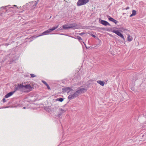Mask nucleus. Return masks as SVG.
Masks as SVG:
<instances>
[{
    "label": "nucleus",
    "mask_w": 146,
    "mask_h": 146,
    "mask_svg": "<svg viewBox=\"0 0 146 146\" xmlns=\"http://www.w3.org/2000/svg\"><path fill=\"white\" fill-rule=\"evenodd\" d=\"M31 77L32 78H34L36 76L34 74H30Z\"/></svg>",
    "instance_id": "nucleus-23"
},
{
    "label": "nucleus",
    "mask_w": 146,
    "mask_h": 146,
    "mask_svg": "<svg viewBox=\"0 0 146 146\" xmlns=\"http://www.w3.org/2000/svg\"><path fill=\"white\" fill-rule=\"evenodd\" d=\"M65 90L66 91H68V92H69L70 91H72L73 90V89L69 87H67L65 89Z\"/></svg>",
    "instance_id": "nucleus-18"
},
{
    "label": "nucleus",
    "mask_w": 146,
    "mask_h": 146,
    "mask_svg": "<svg viewBox=\"0 0 146 146\" xmlns=\"http://www.w3.org/2000/svg\"><path fill=\"white\" fill-rule=\"evenodd\" d=\"M97 82L102 86H103L104 85L105 83L104 82L102 81L101 80H98L97 81Z\"/></svg>",
    "instance_id": "nucleus-12"
},
{
    "label": "nucleus",
    "mask_w": 146,
    "mask_h": 146,
    "mask_svg": "<svg viewBox=\"0 0 146 146\" xmlns=\"http://www.w3.org/2000/svg\"><path fill=\"white\" fill-rule=\"evenodd\" d=\"M58 111L59 112L57 114V116L59 118H61L62 115L66 112V110L62 108H59L58 109Z\"/></svg>",
    "instance_id": "nucleus-4"
},
{
    "label": "nucleus",
    "mask_w": 146,
    "mask_h": 146,
    "mask_svg": "<svg viewBox=\"0 0 146 146\" xmlns=\"http://www.w3.org/2000/svg\"><path fill=\"white\" fill-rule=\"evenodd\" d=\"M42 82L45 85H46V86L48 84L47 83L45 82V81H44V80H42Z\"/></svg>",
    "instance_id": "nucleus-22"
},
{
    "label": "nucleus",
    "mask_w": 146,
    "mask_h": 146,
    "mask_svg": "<svg viewBox=\"0 0 146 146\" xmlns=\"http://www.w3.org/2000/svg\"><path fill=\"white\" fill-rule=\"evenodd\" d=\"M133 16H134V15H133V14H131L130 16V17H132Z\"/></svg>",
    "instance_id": "nucleus-28"
},
{
    "label": "nucleus",
    "mask_w": 146,
    "mask_h": 146,
    "mask_svg": "<svg viewBox=\"0 0 146 146\" xmlns=\"http://www.w3.org/2000/svg\"><path fill=\"white\" fill-rule=\"evenodd\" d=\"M92 36L93 37H96V36L95 35H92Z\"/></svg>",
    "instance_id": "nucleus-29"
},
{
    "label": "nucleus",
    "mask_w": 146,
    "mask_h": 146,
    "mask_svg": "<svg viewBox=\"0 0 146 146\" xmlns=\"http://www.w3.org/2000/svg\"><path fill=\"white\" fill-rule=\"evenodd\" d=\"M82 42L84 43V44L85 45V43H84V42Z\"/></svg>",
    "instance_id": "nucleus-32"
},
{
    "label": "nucleus",
    "mask_w": 146,
    "mask_h": 146,
    "mask_svg": "<svg viewBox=\"0 0 146 146\" xmlns=\"http://www.w3.org/2000/svg\"><path fill=\"white\" fill-rule=\"evenodd\" d=\"M38 0L37 1H34L31 2V6L32 7V9H34L35 8L38 3Z\"/></svg>",
    "instance_id": "nucleus-7"
},
{
    "label": "nucleus",
    "mask_w": 146,
    "mask_h": 146,
    "mask_svg": "<svg viewBox=\"0 0 146 146\" xmlns=\"http://www.w3.org/2000/svg\"><path fill=\"white\" fill-rule=\"evenodd\" d=\"M89 0H78L77 3L78 6L86 4L89 1Z\"/></svg>",
    "instance_id": "nucleus-3"
},
{
    "label": "nucleus",
    "mask_w": 146,
    "mask_h": 146,
    "mask_svg": "<svg viewBox=\"0 0 146 146\" xmlns=\"http://www.w3.org/2000/svg\"><path fill=\"white\" fill-rule=\"evenodd\" d=\"M14 92H11L6 94L5 97V98H7L12 96L14 93Z\"/></svg>",
    "instance_id": "nucleus-11"
},
{
    "label": "nucleus",
    "mask_w": 146,
    "mask_h": 146,
    "mask_svg": "<svg viewBox=\"0 0 146 146\" xmlns=\"http://www.w3.org/2000/svg\"><path fill=\"white\" fill-rule=\"evenodd\" d=\"M68 25H65L62 26V28L64 29H70L69 26H68Z\"/></svg>",
    "instance_id": "nucleus-16"
},
{
    "label": "nucleus",
    "mask_w": 146,
    "mask_h": 146,
    "mask_svg": "<svg viewBox=\"0 0 146 146\" xmlns=\"http://www.w3.org/2000/svg\"><path fill=\"white\" fill-rule=\"evenodd\" d=\"M111 32L115 33L118 36H119V37H121V38H122L123 40L125 39V38L124 37L123 35L121 34V33L119 32V31L118 30H112L111 31Z\"/></svg>",
    "instance_id": "nucleus-5"
},
{
    "label": "nucleus",
    "mask_w": 146,
    "mask_h": 146,
    "mask_svg": "<svg viewBox=\"0 0 146 146\" xmlns=\"http://www.w3.org/2000/svg\"><path fill=\"white\" fill-rule=\"evenodd\" d=\"M24 86V90H25V89L28 90L26 91L27 92H29L30 91H32L33 89L32 87L30 85H26L25 86Z\"/></svg>",
    "instance_id": "nucleus-6"
},
{
    "label": "nucleus",
    "mask_w": 146,
    "mask_h": 146,
    "mask_svg": "<svg viewBox=\"0 0 146 146\" xmlns=\"http://www.w3.org/2000/svg\"><path fill=\"white\" fill-rule=\"evenodd\" d=\"M136 11L134 10H132V14L134 16H135L136 15Z\"/></svg>",
    "instance_id": "nucleus-20"
},
{
    "label": "nucleus",
    "mask_w": 146,
    "mask_h": 146,
    "mask_svg": "<svg viewBox=\"0 0 146 146\" xmlns=\"http://www.w3.org/2000/svg\"><path fill=\"white\" fill-rule=\"evenodd\" d=\"M100 23L102 24L105 26H110V24L108 22L105 21L101 20Z\"/></svg>",
    "instance_id": "nucleus-9"
},
{
    "label": "nucleus",
    "mask_w": 146,
    "mask_h": 146,
    "mask_svg": "<svg viewBox=\"0 0 146 146\" xmlns=\"http://www.w3.org/2000/svg\"><path fill=\"white\" fill-rule=\"evenodd\" d=\"M82 94L81 91L79 89L75 92L73 94L70 95L68 97V99L71 100L78 97L80 94Z\"/></svg>",
    "instance_id": "nucleus-1"
},
{
    "label": "nucleus",
    "mask_w": 146,
    "mask_h": 146,
    "mask_svg": "<svg viewBox=\"0 0 146 146\" xmlns=\"http://www.w3.org/2000/svg\"><path fill=\"white\" fill-rule=\"evenodd\" d=\"M26 108L25 107H23V109H25Z\"/></svg>",
    "instance_id": "nucleus-31"
},
{
    "label": "nucleus",
    "mask_w": 146,
    "mask_h": 146,
    "mask_svg": "<svg viewBox=\"0 0 146 146\" xmlns=\"http://www.w3.org/2000/svg\"><path fill=\"white\" fill-rule=\"evenodd\" d=\"M108 19L109 20L113 22L115 24H117V23L118 22L116 20L114 19L113 18L111 17L110 16H108Z\"/></svg>",
    "instance_id": "nucleus-10"
},
{
    "label": "nucleus",
    "mask_w": 146,
    "mask_h": 146,
    "mask_svg": "<svg viewBox=\"0 0 146 146\" xmlns=\"http://www.w3.org/2000/svg\"><path fill=\"white\" fill-rule=\"evenodd\" d=\"M46 86H47L48 90H50V88L48 84Z\"/></svg>",
    "instance_id": "nucleus-24"
},
{
    "label": "nucleus",
    "mask_w": 146,
    "mask_h": 146,
    "mask_svg": "<svg viewBox=\"0 0 146 146\" xmlns=\"http://www.w3.org/2000/svg\"><path fill=\"white\" fill-rule=\"evenodd\" d=\"M133 40V38L132 36H131L130 35H128L127 40L129 42Z\"/></svg>",
    "instance_id": "nucleus-15"
},
{
    "label": "nucleus",
    "mask_w": 146,
    "mask_h": 146,
    "mask_svg": "<svg viewBox=\"0 0 146 146\" xmlns=\"http://www.w3.org/2000/svg\"><path fill=\"white\" fill-rule=\"evenodd\" d=\"M9 45V44H8V43H6V44H5V45H7H7Z\"/></svg>",
    "instance_id": "nucleus-30"
},
{
    "label": "nucleus",
    "mask_w": 146,
    "mask_h": 146,
    "mask_svg": "<svg viewBox=\"0 0 146 146\" xmlns=\"http://www.w3.org/2000/svg\"><path fill=\"white\" fill-rule=\"evenodd\" d=\"M24 85H23L22 84H18L17 86H15V91L19 90L23 92H26V91L24 90Z\"/></svg>",
    "instance_id": "nucleus-2"
},
{
    "label": "nucleus",
    "mask_w": 146,
    "mask_h": 146,
    "mask_svg": "<svg viewBox=\"0 0 146 146\" xmlns=\"http://www.w3.org/2000/svg\"><path fill=\"white\" fill-rule=\"evenodd\" d=\"M50 32V30L49 29L46 31H45L44 32L42 33V34L41 35H38V36H36V37H37L38 36H42V35H45L48 34Z\"/></svg>",
    "instance_id": "nucleus-8"
},
{
    "label": "nucleus",
    "mask_w": 146,
    "mask_h": 146,
    "mask_svg": "<svg viewBox=\"0 0 146 146\" xmlns=\"http://www.w3.org/2000/svg\"><path fill=\"white\" fill-rule=\"evenodd\" d=\"M129 9V7H127L125 8L124 9L127 10Z\"/></svg>",
    "instance_id": "nucleus-26"
},
{
    "label": "nucleus",
    "mask_w": 146,
    "mask_h": 146,
    "mask_svg": "<svg viewBox=\"0 0 146 146\" xmlns=\"http://www.w3.org/2000/svg\"><path fill=\"white\" fill-rule=\"evenodd\" d=\"M84 33H79V34L80 35H83V34H84Z\"/></svg>",
    "instance_id": "nucleus-27"
},
{
    "label": "nucleus",
    "mask_w": 146,
    "mask_h": 146,
    "mask_svg": "<svg viewBox=\"0 0 146 146\" xmlns=\"http://www.w3.org/2000/svg\"><path fill=\"white\" fill-rule=\"evenodd\" d=\"M4 8V7H1V8Z\"/></svg>",
    "instance_id": "nucleus-33"
},
{
    "label": "nucleus",
    "mask_w": 146,
    "mask_h": 146,
    "mask_svg": "<svg viewBox=\"0 0 146 146\" xmlns=\"http://www.w3.org/2000/svg\"><path fill=\"white\" fill-rule=\"evenodd\" d=\"M56 100L59 101L60 102H62L63 101L64 99L63 98H57L56 99Z\"/></svg>",
    "instance_id": "nucleus-19"
},
{
    "label": "nucleus",
    "mask_w": 146,
    "mask_h": 146,
    "mask_svg": "<svg viewBox=\"0 0 146 146\" xmlns=\"http://www.w3.org/2000/svg\"><path fill=\"white\" fill-rule=\"evenodd\" d=\"M3 101L4 102H6L5 98H3Z\"/></svg>",
    "instance_id": "nucleus-25"
},
{
    "label": "nucleus",
    "mask_w": 146,
    "mask_h": 146,
    "mask_svg": "<svg viewBox=\"0 0 146 146\" xmlns=\"http://www.w3.org/2000/svg\"><path fill=\"white\" fill-rule=\"evenodd\" d=\"M77 26V25L75 23H72L70 24L68 26H69V28H71L75 27Z\"/></svg>",
    "instance_id": "nucleus-13"
},
{
    "label": "nucleus",
    "mask_w": 146,
    "mask_h": 146,
    "mask_svg": "<svg viewBox=\"0 0 146 146\" xmlns=\"http://www.w3.org/2000/svg\"><path fill=\"white\" fill-rule=\"evenodd\" d=\"M81 92L82 93H84L87 91V89L85 88H82L80 89Z\"/></svg>",
    "instance_id": "nucleus-14"
},
{
    "label": "nucleus",
    "mask_w": 146,
    "mask_h": 146,
    "mask_svg": "<svg viewBox=\"0 0 146 146\" xmlns=\"http://www.w3.org/2000/svg\"><path fill=\"white\" fill-rule=\"evenodd\" d=\"M58 25H57L54 27H53L52 28L50 29L49 30L50 31V32L52 31L55 30L58 27Z\"/></svg>",
    "instance_id": "nucleus-17"
},
{
    "label": "nucleus",
    "mask_w": 146,
    "mask_h": 146,
    "mask_svg": "<svg viewBox=\"0 0 146 146\" xmlns=\"http://www.w3.org/2000/svg\"><path fill=\"white\" fill-rule=\"evenodd\" d=\"M76 38L78 39L80 41L81 40H82V38L80 36H77L76 37Z\"/></svg>",
    "instance_id": "nucleus-21"
}]
</instances>
